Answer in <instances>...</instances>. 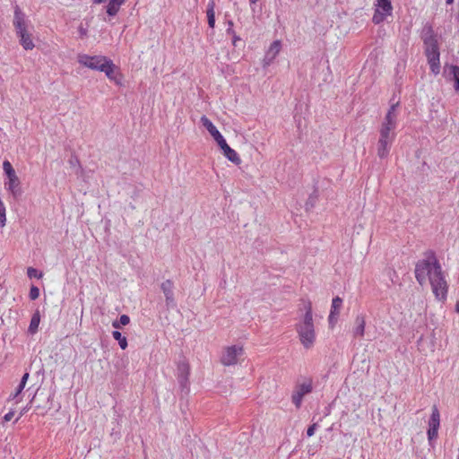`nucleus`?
<instances>
[{"label": "nucleus", "mask_w": 459, "mask_h": 459, "mask_svg": "<svg viewBox=\"0 0 459 459\" xmlns=\"http://www.w3.org/2000/svg\"><path fill=\"white\" fill-rule=\"evenodd\" d=\"M424 256L415 264L416 281L423 285L428 278L436 299L445 302L447 299L448 284L441 264L433 250L426 251Z\"/></svg>", "instance_id": "nucleus-1"}, {"label": "nucleus", "mask_w": 459, "mask_h": 459, "mask_svg": "<svg viewBox=\"0 0 459 459\" xmlns=\"http://www.w3.org/2000/svg\"><path fill=\"white\" fill-rule=\"evenodd\" d=\"M306 310L302 320L296 325V331L302 345L306 349H310L316 341V331L313 322V309L310 301L304 305Z\"/></svg>", "instance_id": "nucleus-2"}, {"label": "nucleus", "mask_w": 459, "mask_h": 459, "mask_svg": "<svg viewBox=\"0 0 459 459\" xmlns=\"http://www.w3.org/2000/svg\"><path fill=\"white\" fill-rule=\"evenodd\" d=\"M13 24L19 38V42L25 50H32L35 47L31 33L28 30L29 21L19 5L14 6Z\"/></svg>", "instance_id": "nucleus-3"}, {"label": "nucleus", "mask_w": 459, "mask_h": 459, "mask_svg": "<svg viewBox=\"0 0 459 459\" xmlns=\"http://www.w3.org/2000/svg\"><path fill=\"white\" fill-rule=\"evenodd\" d=\"M200 121L203 126L207 129L220 148L222 150L224 156L232 163L239 165L241 163L239 155L235 150L228 145L226 140L217 129V127L213 125V123L206 116H203Z\"/></svg>", "instance_id": "nucleus-4"}, {"label": "nucleus", "mask_w": 459, "mask_h": 459, "mask_svg": "<svg viewBox=\"0 0 459 459\" xmlns=\"http://www.w3.org/2000/svg\"><path fill=\"white\" fill-rule=\"evenodd\" d=\"M399 102L394 103L390 106L385 114L379 128V140L394 143L396 136L397 127V113L396 108Z\"/></svg>", "instance_id": "nucleus-5"}, {"label": "nucleus", "mask_w": 459, "mask_h": 459, "mask_svg": "<svg viewBox=\"0 0 459 459\" xmlns=\"http://www.w3.org/2000/svg\"><path fill=\"white\" fill-rule=\"evenodd\" d=\"M3 169L6 175V180L4 181L5 188L12 193L14 198L20 197L22 194L21 181L10 161L4 160L3 162Z\"/></svg>", "instance_id": "nucleus-6"}, {"label": "nucleus", "mask_w": 459, "mask_h": 459, "mask_svg": "<svg viewBox=\"0 0 459 459\" xmlns=\"http://www.w3.org/2000/svg\"><path fill=\"white\" fill-rule=\"evenodd\" d=\"M424 53L429 65V69L435 75L440 73V51L438 39L423 43Z\"/></svg>", "instance_id": "nucleus-7"}, {"label": "nucleus", "mask_w": 459, "mask_h": 459, "mask_svg": "<svg viewBox=\"0 0 459 459\" xmlns=\"http://www.w3.org/2000/svg\"><path fill=\"white\" fill-rule=\"evenodd\" d=\"M190 367L185 360H180L177 367V380L182 394L187 395L190 391L189 383Z\"/></svg>", "instance_id": "nucleus-8"}, {"label": "nucleus", "mask_w": 459, "mask_h": 459, "mask_svg": "<svg viewBox=\"0 0 459 459\" xmlns=\"http://www.w3.org/2000/svg\"><path fill=\"white\" fill-rule=\"evenodd\" d=\"M108 59L104 56H89L86 54L78 56V62L82 65L100 72L102 71Z\"/></svg>", "instance_id": "nucleus-9"}, {"label": "nucleus", "mask_w": 459, "mask_h": 459, "mask_svg": "<svg viewBox=\"0 0 459 459\" xmlns=\"http://www.w3.org/2000/svg\"><path fill=\"white\" fill-rule=\"evenodd\" d=\"M376 10L372 17L374 24L383 22L387 16L392 15L393 5L391 0H376Z\"/></svg>", "instance_id": "nucleus-10"}, {"label": "nucleus", "mask_w": 459, "mask_h": 459, "mask_svg": "<svg viewBox=\"0 0 459 459\" xmlns=\"http://www.w3.org/2000/svg\"><path fill=\"white\" fill-rule=\"evenodd\" d=\"M243 354V348L238 345H232L226 349L221 361L224 366H232L237 364L238 357Z\"/></svg>", "instance_id": "nucleus-11"}, {"label": "nucleus", "mask_w": 459, "mask_h": 459, "mask_svg": "<svg viewBox=\"0 0 459 459\" xmlns=\"http://www.w3.org/2000/svg\"><path fill=\"white\" fill-rule=\"evenodd\" d=\"M160 290L165 296L166 306L168 308H174L176 301L174 297V283L171 280H166L160 284Z\"/></svg>", "instance_id": "nucleus-12"}, {"label": "nucleus", "mask_w": 459, "mask_h": 459, "mask_svg": "<svg viewBox=\"0 0 459 459\" xmlns=\"http://www.w3.org/2000/svg\"><path fill=\"white\" fill-rule=\"evenodd\" d=\"M312 391L311 383H303L299 385L297 389L293 392L291 400L297 408H299L302 403L304 395L309 394Z\"/></svg>", "instance_id": "nucleus-13"}, {"label": "nucleus", "mask_w": 459, "mask_h": 459, "mask_svg": "<svg viewBox=\"0 0 459 459\" xmlns=\"http://www.w3.org/2000/svg\"><path fill=\"white\" fill-rule=\"evenodd\" d=\"M444 74L447 78L454 82V89L459 91V66L455 65H446L444 66Z\"/></svg>", "instance_id": "nucleus-14"}, {"label": "nucleus", "mask_w": 459, "mask_h": 459, "mask_svg": "<svg viewBox=\"0 0 459 459\" xmlns=\"http://www.w3.org/2000/svg\"><path fill=\"white\" fill-rule=\"evenodd\" d=\"M342 306V299L340 297H335L332 300L330 314L328 316L329 325L333 327L337 322V317L340 314V309Z\"/></svg>", "instance_id": "nucleus-15"}, {"label": "nucleus", "mask_w": 459, "mask_h": 459, "mask_svg": "<svg viewBox=\"0 0 459 459\" xmlns=\"http://www.w3.org/2000/svg\"><path fill=\"white\" fill-rule=\"evenodd\" d=\"M281 48V45L279 40H275L271 44L264 58V66L269 65L274 60L279 54Z\"/></svg>", "instance_id": "nucleus-16"}, {"label": "nucleus", "mask_w": 459, "mask_h": 459, "mask_svg": "<svg viewBox=\"0 0 459 459\" xmlns=\"http://www.w3.org/2000/svg\"><path fill=\"white\" fill-rule=\"evenodd\" d=\"M420 39H422L423 43L437 40V35L435 32L432 24L427 22L423 26L420 32Z\"/></svg>", "instance_id": "nucleus-17"}, {"label": "nucleus", "mask_w": 459, "mask_h": 459, "mask_svg": "<svg viewBox=\"0 0 459 459\" xmlns=\"http://www.w3.org/2000/svg\"><path fill=\"white\" fill-rule=\"evenodd\" d=\"M393 145V143L379 140L377 143V154L379 159H385L389 156L391 147Z\"/></svg>", "instance_id": "nucleus-18"}, {"label": "nucleus", "mask_w": 459, "mask_h": 459, "mask_svg": "<svg viewBox=\"0 0 459 459\" xmlns=\"http://www.w3.org/2000/svg\"><path fill=\"white\" fill-rule=\"evenodd\" d=\"M116 70H117V67L114 65L111 59H108L101 72H103L110 81L119 83L115 74Z\"/></svg>", "instance_id": "nucleus-19"}, {"label": "nucleus", "mask_w": 459, "mask_h": 459, "mask_svg": "<svg viewBox=\"0 0 459 459\" xmlns=\"http://www.w3.org/2000/svg\"><path fill=\"white\" fill-rule=\"evenodd\" d=\"M355 324H356V326L353 330L354 336L355 337H357V336L362 337L365 333V325H366L365 316L358 315L355 319Z\"/></svg>", "instance_id": "nucleus-20"}, {"label": "nucleus", "mask_w": 459, "mask_h": 459, "mask_svg": "<svg viewBox=\"0 0 459 459\" xmlns=\"http://www.w3.org/2000/svg\"><path fill=\"white\" fill-rule=\"evenodd\" d=\"M440 413L437 406L435 404L431 409V415L429 420V428H439Z\"/></svg>", "instance_id": "nucleus-21"}, {"label": "nucleus", "mask_w": 459, "mask_h": 459, "mask_svg": "<svg viewBox=\"0 0 459 459\" xmlns=\"http://www.w3.org/2000/svg\"><path fill=\"white\" fill-rule=\"evenodd\" d=\"M126 0H109L107 5V13L109 16H115L118 13L120 6L126 3Z\"/></svg>", "instance_id": "nucleus-22"}, {"label": "nucleus", "mask_w": 459, "mask_h": 459, "mask_svg": "<svg viewBox=\"0 0 459 459\" xmlns=\"http://www.w3.org/2000/svg\"><path fill=\"white\" fill-rule=\"evenodd\" d=\"M215 3L213 0H210L207 4V20L210 28L213 29L215 26V13H214Z\"/></svg>", "instance_id": "nucleus-23"}, {"label": "nucleus", "mask_w": 459, "mask_h": 459, "mask_svg": "<svg viewBox=\"0 0 459 459\" xmlns=\"http://www.w3.org/2000/svg\"><path fill=\"white\" fill-rule=\"evenodd\" d=\"M39 323H40V313L37 309L33 313V315L31 316V319H30V325H29V328H28V332L30 334L36 333L38 332V328H39Z\"/></svg>", "instance_id": "nucleus-24"}, {"label": "nucleus", "mask_w": 459, "mask_h": 459, "mask_svg": "<svg viewBox=\"0 0 459 459\" xmlns=\"http://www.w3.org/2000/svg\"><path fill=\"white\" fill-rule=\"evenodd\" d=\"M112 336H113V338L116 341L118 342V344H119V346H120V348L122 350H126V347H127V340H126V338L124 335H122V333L119 331H117V330L113 331L112 332Z\"/></svg>", "instance_id": "nucleus-25"}, {"label": "nucleus", "mask_w": 459, "mask_h": 459, "mask_svg": "<svg viewBox=\"0 0 459 459\" xmlns=\"http://www.w3.org/2000/svg\"><path fill=\"white\" fill-rule=\"evenodd\" d=\"M130 323V317L127 315H122L119 320H115L112 323V326L115 329H119L121 325H127Z\"/></svg>", "instance_id": "nucleus-26"}, {"label": "nucleus", "mask_w": 459, "mask_h": 459, "mask_svg": "<svg viewBox=\"0 0 459 459\" xmlns=\"http://www.w3.org/2000/svg\"><path fill=\"white\" fill-rule=\"evenodd\" d=\"M318 199V193L317 190L315 189L314 192L308 196L307 202H306V209L309 210L313 208Z\"/></svg>", "instance_id": "nucleus-27"}, {"label": "nucleus", "mask_w": 459, "mask_h": 459, "mask_svg": "<svg viewBox=\"0 0 459 459\" xmlns=\"http://www.w3.org/2000/svg\"><path fill=\"white\" fill-rule=\"evenodd\" d=\"M27 275L30 279H32V278L40 279V278H42L43 273L41 272H39V270H37L36 268L29 267L27 269Z\"/></svg>", "instance_id": "nucleus-28"}, {"label": "nucleus", "mask_w": 459, "mask_h": 459, "mask_svg": "<svg viewBox=\"0 0 459 459\" xmlns=\"http://www.w3.org/2000/svg\"><path fill=\"white\" fill-rule=\"evenodd\" d=\"M438 429L439 428H429L427 431L428 439L429 444L431 445L432 440L436 439L438 435Z\"/></svg>", "instance_id": "nucleus-29"}, {"label": "nucleus", "mask_w": 459, "mask_h": 459, "mask_svg": "<svg viewBox=\"0 0 459 459\" xmlns=\"http://www.w3.org/2000/svg\"><path fill=\"white\" fill-rule=\"evenodd\" d=\"M29 297L31 300H35L39 297V289L34 285L30 287Z\"/></svg>", "instance_id": "nucleus-30"}, {"label": "nucleus", "mask_w": 459, "mask_h": 459, "mask_svg": "<svg viewBox=\"0 0 459 459\" xmlns=\"http://www.w3.org/2000/svg\"><path fill=\"white\" fill-rule=\"evenodd\" d=\"M69 164L73 168H76L77 170H82V166L80 164L79 159L76 156H72L69 160Z\"/></svg>", "instance_id": "nucleus-31"}, {"label": "nucleus", "mask_w": 459, "mask_h": 459, "mask_svg": "<svg viewBox=\"0 0 459 459\" xmlns=\"http://www.w3.org/2000/svg\"><path fill=\"white\" fill-rule=\"evenodd\" d=\"M227 24H228V28L226 29V34L227 35H230V36L235 34L236 32H235V30L233 29V26H234L233 22L231 20H229L227 22Z\"/></svg>", "instance_id": "nucleus-32"}, {"label": "nucleus", "mask_w": 459, "mask_h": 459, "mask_svg": "<svg viewBox=\"0 0 459 459\" xmlns=\"http://www.w3.org/2000/svg\"><path fill=\"white\" fill-rule=\"evenodd\" d=\"M317 423H313L312 425H310L307 429V436L312 437L315 434V431L317 429Z\"/></svg>", "instance_id": "nucleus-33"}, {"label": "nucleus", "mask_w": 459, "mask_h": 459, "mask_svg": "<svg viewBox=\"0 0 459 459\" xmlns=\"http://www.w3.org/2000/svg\"><path fill=\"white\" fill-rule=\"evenodd\" d=\"M24 387V385L19 384V385L16 388V391L10 395L9 399H15L22 392Z\"/></svg>", "instance_id": "nucleus-34"}, {"label": "nucleus", "mask_w": 459, "mask_h": 459, "mask_svg": "<svg viewBox=\"0 0 459 459\" xmlns=\"http://www.w3.org/2000/svg\"><path fill=\"white\" fill-rule=\"evenodd\" d=\"M13 415H14V411H10L9 412H7V413L4 416V418H3V423H4V422L10 421V420L13 419Z\"/></svg>", "instance_id": "nucleus-35"}, {"label": "nucleus", "mask_w": 459, "mask_h": 459, "mask_svg": "<svg viewBox=\"0 0 459 459\" xmlns=\"http://www.w3.org/2000/svg\"><path fill=\"white\" fill-rule=\"evenodd\" d=\"M6 222V212L0 213V227L3 228Z\"/></svg>", "instance_id": "nucleus-36"}, {"label": "nucleus", "mask_w": 459, "mask_h": 459, "mask_svg": "<svg viewBox=\"0 0 459 459\" xmlns=\"http://www.w3.org/2000/svg\"><path fill=\"white\" fill-rule=\"evenodd\" d=\"M231 37H232V45L234 47H237L238 46V42L241 41L240 37H238L236 33L231 35Z\"/></svg>", "instance_id": "nucleus-37"}, {"label": "nucleus", "mask_w": 459, "mask_h": 459, "mask_svg": "<svg viewBox=\"0 0 459 459\" xmlns=\"http://www.w3.org/2000/svg\"><path fill=\"white\" fill-rule=\"evenodd\" d=\"M29 376H30V375H29V373H25V374L22 376V379H21L20 384L25 386V385H26V383H27V380H28V378H29Z\"/></svg>", "instance_id": "nucleus-38"}, {"label": "nucleus", "mask_w": 459, "mask_h": 459, "mask_svg": "<svg viewBox=\"0 0 459 459\" xmlns=\"http://www.w3.org/2000/svg\"><path fill=\"white\" fill-rule=\"evenodd\" d=\"M107 0H92V3L94 4H102V3H105Z\"/></svg>", "instance_id": "nucleus-39"}, {"label": "nucleus", "mask_w": 459, "mask_h": 459, "mask_svg": "<svg viewBox=\"0 0 459 459\" xmlns=\"http://www.w3.org/2000/svg\"><path fill=\"white\" fill-rule=\"evenodd\" d=\"M455 312H456V313H458V314H459V300H458V301L456 302V304H455Z\"/></svg>", "instance_id": "nucleus-40"}, {"label": "nucleus", "mask_w": 459, "mask_h": 459, "mask_svg": "<svg viewBox=\"0 0 459 459\" xmlns=\"http://www.w3.org/2000/svg\"><path fill=\"white\" fill-rule=\"evenodd\" d=\"M258 2V0H249L250 4H255Z\"/></svg>", "instance_id": "nucleus-41"}, {"label": "nucleus", "mask_w": 459, "mask_h": 459, "mask_svg": "<svg viewBox=\"0 0 459 459\" xmlns=\"http://www.w3.org/2000/svg\"><path fill=\"white\" fill-rule=\"evenodd\" d=\"M454 3V0H446V4H452Z\"/></svg>", "instance_id": "nucleus-42"}, {"label": "nucleus", "mask_w": 459, "mask_h": 459, "mask_svg": "<svg viewBox=\"0 0 459 459\" xmlns=\"http://www.w3.org/2000/svg\"><path fill=\"white\" fill-rule=\"evenodd\" d=\"M24 411H26V408H23V410L20 413V417L23 414Z\"/></svg>", "instance_id": "nucleus-43"}, {"label": "nucleus", "mask_w": 459, "mask_h": 459, "mask_svg": "<svg viewBox=\"0 0 459 459\" xmlns=\"http://www.w3.org/2000/svg\"><path fill=\"white\" fill-rule=\"evenodd\" d=\"M457 459H459V456H457Z\"/></svg>", "instance_id": "nucleus-44"}]
</instances>
